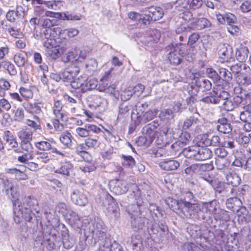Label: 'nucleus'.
<instances>
[{"instance_id": "obj_18", "label": "nucleus", "mask_w": 251, "mask_h": 251, "mask_svg": "<svg viewBox=\"0 0 251 251\" xmlns=\"http://www.w3.org/2000/svg\"><path fill=\"white\" fill-rule=\"evenodd\" d=\"M218 53L224 61L228 62L231 58L232 50L228 44L221 43L218 46Z\"/></svg>"}, {"instance_id": "obj_42", "label": "nucleus", "mask_w": 251, "mask_h": 251, "mask_svg": "<svg viewBox=\"0 0 251 251\" xmlns=\"http://www.w3.org/2000/svg\"><path fill=\"white\" fill-rule=\"evenodd\" d=\"M219 76H221L224 81L229 82L232 79V74L230 71H229L226 68H221L219 70Z\"/></svg>"}, {"instance_id": "obj_29", "label": "nucleus", "mask_w": 251, "mask_h": 251, "mask_svg": "<svg viewBox=\"0 0 251 251\" xmlns=\"http://www.w3.org/2000/svg\"><path fill=\"white\" fill-rule=\"evenodd\" d=\"M198 150V146H192L189 147L188 148H185L183 151V153L186 157L197 161Z\"/></svg>"}, {"instance_id": "obj_55", "label": "nucleus", "mask_w": 251, "mask_h": 251, "mask_svg": "<svg viewBox=\"0 0 251 251\" xmlns=\"http://www.w3.org/2000/svg\"><path fill=\"white\" fill-rule=\"evenodd\" d=\"M159 117L162 119L170 120L174 118V114L172 110L166 109L161 111Z\"/></svg>"}, {"instance_id": "obj_36", "label": "nucleus", "mask_w": 251, "mask_h": 251, "mask_svg": "<svg viewBox=\"0 0 251 251\" xmlns=\"http://www.w3.org/2000/svg\"><path fill=\"white\" fill-rule=\"evenodd\" d=\"M22 7H17L16 11L9 10L6 15V18L7 21L13 23L15 22L18 18L22 17L23 16L21 13H19L20 11H22Z\"/></svg>"}, {"instance_id": "obj_4", "label": "nucleus", "mask_w": 251, "mask_h": 251, "mask_svg": "<svg viewBox=\"0 0 251 251\" xmlns=\"http://www.w3.org/2000/svg\"><path fill=\"white\" fill-rule=\"evenodd\" d=\"M228 96V93L224 90L222 85H216L213 87L212 91L207 93L201 101L207 104H216L220 102L221 99H226Z\"/></svg>"}, {"instance_id": "obj_45", "label": "nucleus", "mask_w": 251, "mask_h": 251, "mask_svg": "<svg viewBox=\"0 0 251 251\" xmlns=\"http://www.w3.org/2000/svg\"><path fill=\"white\" fill-rule=\"evenodd\" d=\"M206 74L207 77L212 79L214 82H218L221 79V76H219V74L212 68L206 69Z\"/></svg>"}, {"instance_id": "obj_21", "label": "nucleus", "mask_w": 251, "mask_h": 251, "mask_svg": "<svg viewBox=\"0 0 251 251\" xmlns=\"http://www.w3.org/2000/svg\"><path fill=\"white\" fill-rule=\"evenodd\" d=\"M62 104L59 100H54L52 107L53 114L55 118H59L62 122L67 121V116L65 112L62 110Z\"/></svg>"}, {"instance_id": "obj_37", "label": "nucleus", "mask_w": 251, "mask_h": 251, "mask_svg": "<svg viewBox=\"0 0 251 251\" xmlns=\"http://www.w3.org/2000/svg\"><path fill=\"white\" fill-rule=\"evenodd\" d=\"M33 70V68L31 64L26 63L25 66V71L23 73L21 71V79L24 83H27L29 80L28 74L32 73Z\"/></svg>"}, {"instance_id": "obj_58", "label": "nucleus", "mask_w": 251, "mask_h": 251, "mask_svg": "<svg viewBox=\"0 0 251 251\" xmlns=\"http://www.w3.org/2000/svg\"><path fill=\"white\" fill-rule=\"evenodd\" d=\"M204 166L199 164H193L184 170L186 174L192 175L195 171L202 169Z\"/></svg>"}, {"instance_id": "obj_49", "label": "nucleus", "mask_w": 251, "mask_h": 251, "mask_svg": "<svg viewBox=\"0 0 251 251\" xmlns=\"http://www.w3.org/2000/svg\"><path fill=\"white\" fill-rule=\"evenodd\" d=\"M215 164L217 169L223 170L228 166L229 161L226 159V157L216 158Z\"/></svg>"}, {"instance_id": "obj_35", "label": "nucleus", "mask_w": 251, "mask_h": 251, "mask_svg": "<svg viewBox=\"0 0 251 251\" xmlns=\"http://www.w3.org/2000/svg\"><path fill=\"white\" fill-rule=\"evenodd\" d=\"M226 179L227 183L233 187L238 186L241 181L239 176L235 173H229L226 176Z\"/></svg>"}, {"instance_id": "obj_41", "label": "nucleus", "mask_w": 251, "mask_h": 251, "mask_svg": "<svg viewBox=\"0 0 251 251\" xmlns=\"http://www.w3.org/2000/svg\"><path fill=\"white\" fill-rule=\"evenodd\" d=\"M153 141V140L151 137L143 135L138 138L136 143L139 146L148 147L151 145Z\"/></svg>"}, {"instance_id": "obj_25", "label": "nucleus", "mask_w": 251, "mask_h": 251, "mask_svg": "<svg viewBox=\"0 0 251 251\" xmlns=\"http://www.w3.org/2000/svg\"><path fill=\"white\" fill-rule=\"evenodd\" d=\"M97 89L100 92L112 93L114 91L115 87L109 84L107 79L102 78L99 82H98Z\"/></svg>"}, {"instance_id": "obj_57", "label": "nucleus", "mask_w": 251, "mask_h": 251, "mask_svg": "<svg viewBox=\"0 0 251 251\" xmlns=\"http://www.w3.org/2000/svg\"><path fill=\"white\" fill-rule=\"evenodd\" d=\"M63 246L66 249L71 248L75 244V241L73 237H70L68 235L64 236L63 238Z\"/></svg>"}, {"instance_id": "obj_53", "label": "nucleus", "mask_w": 251, "mask_h": 251, "mask_svg": "<svg viewBox=\"0 0 251 251\" xmlns=\"http://www.w3.org/2000/svg\"><path fill=\"white\" fill-rule=\"evenodd\" d=\"M75 135L82 138L87 137L89 136V131L86 125L84 127H78L75 130Z\"/></svg>"}, {"instance_id": "obj_50", "label": "nucleus", "mask_w": 251, "mask_h": 251, "mask_svg": "<svg viewBox=\"0 0 251 251\" xmlns=\"http://www.w3.org/2000/svg\"><path fill=\"white\" fill-rule=\"evenodd\" d=\"M94 229L92 230L93 236L95 235L98 238L102 237L104 233V229L100 223H97L94 225Z\"/></svg>"}, {"instance_id": "obj_27", "label": "nucleus", "mask_w": 251, "mask_h": 251, "mask_svg": "<svg viewBox=\"0 0 251 251\" xmlns=\"http://www.w3.org/2000/svg\"><path fill=\"white\" fill-rule=\"evenodd\" d=\"M197 161L205 160L211 158L212 152L211 150L206 148L199 146Z\"/></svg>"}, {"instance_id": "obj_28", "label": "nucleus", "mask_w": 251, "mask_h": 251, "mask_svg": "<svg viewBox=\"0 0 251 251\" xmlns=\"http://www.w3.org/2000/svg\"><path fill=\"white\" fill-rule=\"evenodd\" d=\"M145 89V87L141 84H138L133 88L129 87L126 90V100L130 99L133 94L137 97L140 96L143 93Z\"/></svg>"}, {"instance_id": "obj_39", "label": "nucleus", "mask_w": 251, "mask_h": 251, "mask_svg": "<svg viewBox=\"0 0 251 251\" xmlns=\"http://www.w3.org/2000/svg\"><path fill=\"white\" fill-rule=\"evenodd\" d=\"M36 159L39 163L46 164L50 162L51 159V155L47 152H38L37 153Z\"/></svg>"}, {"instance_id": "obj_10", "label": "nucleus", "mask_w": 251, "mask_h": 251, "mask_svg": "<svg viewBox=\"0 0 251 251\" xmlns=\"http://www.w3.org/2000/svg\"><path fill=\"white\" fill-rule=\"evenodd\" d=\"M26 170L25 167L20 166L19 168H6L5 169V173L14 175L17 180H25L28 178V176L26 173Z\"/></svg>"}, {"instance_id": "obj_13", "label": "nucleus", "mask_w": 251, "mask_h": 251, "mask_svg": "<svg viewBox=\"0 0 251 251\" xmlns=\"http://www.w3.org/2000/svg\"><path fill=\"white\" fill-rule=\"evenodd\" d=\"M73 166L69 162L61 163L59 166L53 167V171L56 174L66 177L70 176L73 171Z\"/></svg>"}, {"instance_id": "obj_8", "label": "nucleus", "mask_w": 251, "mask_h": 251, "mask_svg": "<svg viewBox=\"0 0 251 251\" xmlns=\"http://www.w3.org/2000/svg\"><path fill=\"white\" fill-rule=\"evenodd\" d=\"M183 198H181L179 201L173 200L172 201V207L173 209H176L178 207H182L185 206L186 204L196 202L195 197L193 193L190 191H186L183 193Z\"/></svg>"}, {"instance_id": "obj_3", "label": "nucleus", "mask_w": 251, "mask_h": 251, "mask_svg": "<svg viewBox=\"0 0 251 251\" xmlns=\"http://www.w3.org/2000/svg\"><path fill=\"white\" fill-rule=\"evenodd\" d=\"M98 83L97 79H88L87 75H84L74 79L71 82V86L74 89H78L80 92L84 93L97 89Z\"/></svg>"}, {"instance_id": "obj_22", "label": "nucleus", "mask_w": 251, "mask_h": 251, "mask_svg": "<svg viewBox=\"0 0 251 251\" xmlns=\"http://www.w3.org/2000/svg\"><path fill=\"white\" fill-rule=\"evenodd\" d=\"M236 21V17L233 14L231 13L225 14V24H228L227 30L231 34H235L239 32V28L234 25Z\"/></svg>"}, {"instance_id": "obj_38", "label": "nucleus", "mask_w": 251, "mask_h": 251, "mask_svg": "<svg viewBox=\"0 0 251 251\" xmlns=\"http://www.w3.org/2000/svg\"><path fill=\"white\" fill-rule=\"evenodd\" d=\"M251 70L249 72H244L242 75L238 78L237 82L240 84L249 85L251 84Z\"/></svg>"}, {"instance_id": "obj_14", "label": "nucleus", "mask_w": 251, "mask_h": 251, "mask_svg": "<svg viewBox=\"0 0 251 251\" xmlns=\"http://www.w3.org/2000/svg\"><path fill=\"white\" fill-rule=\"evenodd\" d=\"M79 68L76 66H72L66 69L62 73V79L64 81L72 82L74 77L76 76L79 72Z\"/></svg>"}, {"instance_id": "obj_51", "label": "nucleus", "mask_w": 251, "mask_h": 251, "mask_svg": "<svg viewBox=\"0 0 251 251\" xmlns=\"http://www.w3.org/2000/svg\"><path fill=\"white\" fill-rule=\"evenodd\" d=\"M79 31L75 28H69L61 30L59 31V34H64L68 36L69 38H73L78 35Z\"/></svg>"}, {"instance_id": "obj_26", "label": "nucleus", "mask_w": 251, "mask_h": 251, "mask_svg": "<svg viewBox=\"0 0 251 251\" xmlns=\"http://www.w3.org/2000/svg\"><path fill=\"white\" fill-rule=\"evenodd\" d=\"M43 104L41 102H29L25 105V108L27 112L33 114H39L41 112Z\"/></svg>"}, {"instance_id": "obj_19", "label": "nucleus", "mask_w": 251, "mask_h": 251, "mask_svg": "<svg viewBox=\"0 0 251 251\" xmlns=\"http://www.w3.org/2000/svg\"><path fill=\"white\" fill-rule=\"evenodd\" d=\"M69 47V44L68 43H66L61 45H58V49L60 51L59 55L62 54L61 60L64 63L70 62L74 58L73 51H68Z\"/></svg>"}, {"instance_id": "obj_7", "label": "nucleus", "mask_w": 251, "mask_h": 251, "mask_svg": "<svg viewBox=\"0 0 251 251\" xmlns=\"http://www.w3.org/2000/svg\"><path fill=\"white\" fill-rule=\"evenodd\" d=\"M102 204L105 208L108 216L116 218L120 215V208L118 203L110 195H105Z\"/></svg>"}, {"instance_id": "obj_1", "label": "nucleus", "mask_w": 251, "mask_h": 251, "mask_svg": "<svg viewBox=\"0 0 251 251\" xmlns=\"http://www.w3.org/2000/svg\"><path fill=\"white\" fill-rule=\"evenodd\" d=\"M14 215L20 219L24 218L30 222L34 216H38L40 208L37 200L34 198L25 197L23 200V204L19 199L13 201ZM20 222L18 220V222Z\"/></svg>"}, {"instance_id": "obj_62", "label": "nucleus", "mask_w": 251, "mask_h": 251, "mask_svg": "<svg viewBox=\"0 0 251 251\" xmlns=\"http://www.w3.org/2000/svg\"><path fill=\"white\" fill-rule=\"evenodd\" d=\"M240 10L244 13L251 11V0H245L243 2L240 6Z\"/></svg>"}, {"instance_id": "obj_40", "label": "nucleus", "mask_w": 251, "mask_h": 251, "mask_svg": "<svg viewBox=\"0 0 251 251\" xmlns=\"http://www.w3.org/2000/svg\"><path fill=\"white\" fill-rule=\"evenodd\" d=\"M62 14V18H60L63 20L79 21L82 18V15L80 14H73L69 11L64 12Z\"/></svg>"}, {"instance_id": "obj_15", "label": "nucleus", "mask_w": 251, "mask_h": 251, "mask_svg": "<svg viewBox=\"0 0 251 251\" xmlns=\"http://www.w3.org/2000/svg\"><path fill=\"white\" fill-rule=\"evenodd\" d=\"M158 166L164 171H171L176 170L179 167L180 163L176 160L165 159L160 161Z\"/></svg>"}, {"instance_id": "obj_54", "label": "nucleus", "mask_w": 251, "mask_h": 251, "mask_svg": "<svg viewBox=\"0 0 251 251\" xmlns=\"http://www.w3.org/2000/svg\"><path fill=\"white\" fill-rule=\"evenodd\" d=\"M11 107L10 102L5 99H0V113H2L4 111H9Z\"/></svg>"}, {"instance_id": "obj_63", "label": "nucleus", "mask_w": 251, "mask_h": 251, "mask_svg": "<svg viewBox=\"0 0 251 251\" xmlns=\"http://www.w3.org/2000/svg\"><path fill=\"white\" fill-rule=\"evenodd\" d=\"M221 100H225L223 103V107L227 111H231L235 107L233 101L229 99L228 97L226 99H221Z\"/></svg>"}, {"instance_id": "obj_60", "label": "nucleus", "mask_w": 251, "mask_h": 251, "mask_svg": "<svg viewBox=\"0 0 251 251\" xmlns=\"http://www.w3.org/2000/svg\"><path fill=\"white\" fill-rule=\"evenodd\" d=\"M4 68L7 71L10 75H15L17 74V70L15 66L10 61L5 62Z\"/></svg>"}, {"instance_id": "obj_56", "label": "nucleus", "mask_w": 251, "mask_h": 251, "mask_svg": "<svg viewBox=\"0 0 251 251\" xmlns=\"http://www.w3.org/2000/svg\"><path fill=\"white\" fill-rule=\"evenodd\" d=\"M216 158H224L227 155L228 151L221 145L214 150Z\"/></svg>"}, {"instance_id": "obj_47", "label": "nucleus", "mask_w": 251, "mask_h": 251, "mask_svg": "<svg viewBox=\"0 0 251 251\" xmlns=\"http://www.w3.org/2000/svg\"><path fill=\"white\" fill-rule=\"evenodd\" d=\"M35 147L41 151H49L51 149V145L49 140L41 141L35 143Z\"/></svg>"}, {"instance_id": "obj_9", "label": "nucleus", "mask_w": 251, "mask_h": 251, "mask_svg": "<svg viewBox=\"0 0 251 251\" xmlns=\"http://www.w3.org/2000/svg\"><path fill=\"white\" fill-rule=\"evenodd\" d=\"M216 129L223 134H228L232 130V126L230 121L225 117L219 118L216 126Z\"/></svg>"}, {"instance_id": "obj_16", "label": "nucleus", "mask_w": 251, "mask_h": 251, "mask_svg": "<svg viewBox=\"0 0 251 251\" xmlns=\"http://www.w3.org/2000/svg\"><path fill=\"white\" fill-rule=\"evenodd\" d=\"M159 121L155 120L153 122L146 125L142 129L143 135L151 137L153 140L156 132V129L159 126Z\"/></svg>"}, {"instance_id": "obj_52", "label": "nucleus", "mask_w": 251, "mask_h": 251, "mask_svg": "<svg viewBox=\"0 0 251 251\" xmlns=\"http://www.w3.org/2000/svg\"><path fill=\"white\" fill-rule=\"evenodd\" d=\"M71 135L69 132L63 133L60 137L61 142L67 147H70L72 144Z\"/></svg>"}, {"instance_id": "obj_12", "label": "nucleus", "mask_w": 251, "mask_h": 251, "mask_svg": "<svg viewBox=\"0 0 251 251\" xmlns=\"http://www.w3.org/2000/svg\"><path fill=\"white\" fill-rule=\"evenodd\" d=\"M73 202L79 206H85L88 202V198L83 192L75 190L71 195Z\"/></svg>"}, {"instance_id": "obj_17", "label": "nucleus", "mask_w": 251, "mask_h": 251, "mask_svg": "<svg viewBox=\"0 0 251 251\" xmlns=\"http://www.w3.org/2000/svg\"><path fill=\"white\" fill-rule=\"evenodd\" d=\"M93 106L97 108L100 112L105 111L107 107V100L98 95H93L90 98Z\"/></svg>"}, {"instance_id": "obj_2", "label": "nucleus", "mask_w": 251, "mask_h": 251, "mask_svg": "<svg viewBox=\"0 0 251 251\" xmlns=\"http://www.w3.org/2000/svg\"><path fill=\"white\" fill-rule=\"evenodd\" d=\"M56 35V31H54L53 29H48L43 31V35L46 39L44 42L45 51L53 59L57 58L59 56L60 51L58 49V44L54 39Z\"/></svg>"}, {"instance_id": "obj_30", "label": "nucleus", "mask_w": 251, "mask_h": 251, "mask_svg": "<svg viewBox=\"0 0 251 251\" xmlns=\"http://www.w3.org/2000/svg\"><path fill=\"white\" fill-rule=\"evenodd\" d=\"M167 58L169 63L174 65L179 64L181 61L180 54L174 48L168 53Z\"/></svg>"}, {"instance_id": "obj_46", "label": "nucleus", "mask_w": 251, "mask_h": 251, "mask_svg": "<svg viewBox=\"0 0 251 251\" xmlns=\"http://www.w3.org/2000/svg\"><path fill=\"white\" fill-rule=\"evenodd\" d=\"M211 186L215 191L219 193H221L224 191L225 189V184L217 179H213L211 182Z\"/></svg>"}, {"instance_id": "obj_20", "label": "nucleus", "mask_w": 251, "mask_h": 251, "mask_svg": "<svg viewBox=\"0 0 251 251\" xmlns=\"http://www.w3.org/2000/svg\"><path fill=\"white\" fill-rule=\"evenodd\" d=\"M111 191L116 195H121L125 192L126 184L124 180L116 179L109 183Z\"/></svg>"}, {"instance_id": "obj_43", "label": "nucleus", "mask_w": 251, "mask_h": 251, "mask_svg": "<svg viewBox=\"0 0 251 251\" xmlns=\"http://www.w3.org/2000/svg\"><path fill=\"white\" fill-rule=\"evenodd\" d=\"M196 84L199 88H203L204 91H209L212 88L211 82L206 79H199L196 81Z\"/></svg>"}, {"instance_id": "obj_44", "label": "nucleus", "mask_w": 251, "mask_h": 251, "mask_svg": "<svg viewBox=\"0 0 251 251\" xmlns=\"http://www.w3.org/2000/svg\"><path fill=\"white\" fill-rule=\"evenodd\" d=\"M146 219L144 217H137L131 221V225L134 227V230L142 229L144 226Z\"/></svg>"}, {"instance_id": "obj_23", "label": "nucleus", "mask_w": 251, "mask_h": 251, "mask_svg": "<svg viewBox=\"0 0 251 251\" xmlns=\"http://www.w3.org/2000/svg\"><path fill=\"white\" fill-rule=\"evenodd\" d=\"M142 12L148 11L150 13L152 21H156L160 20L162 18L164 15V11L163 9L160 7L151 6L150 7L146 8Z\"/></svg>"}, {"instance_id": "obj_48", "label": "nucleus", "mask_w": 251, "mask_h": 251, "mask_svg": "<svg viewBox=\"0 0 251 251\" xmlns=\"http://www.w3.org/2000/svg\"><path fill=\"white\" fill-rule=\"evenodd\" d=\"M85 145L89 149L97 148L100 145V142L97 138H92L88 137L84 141Z\"/></svg>"}, {"instance_id": "obj_31", "label": "nucleus", "mask_w": 251, "mask_h": 251, "mask_svg": "<svg viewBox=\"0 0 251 251\" xmlns=\"http://www.w3.org/2000/svg\"><path fill=\"white\" fill-rule=\"evenodd\" d=\"M249 50L247 47L245 46H241L237 49L236 51V57L237 60L243 63L246 61L248 57Z\"/></svg>"}, {"instance_id": "obj_33", "label": "nucleus", "mask_w": 251, "mask_h": 251, "mask_svg": "<svg viewBox=\"0 0 251 251\" xmlns=\"http://www.w3.org/2000/svg\"><path fill=\"white\" fill-rule=\"evenodd\" d=\"M6 31L12 37L22 38L23 36L21 29L18 27V24H14L6 28Z\"/></svg>"}, {"instance_id": "obj_61", "label": "nucleus", "mask_w": 251, "mask_h": 251, "mask_svg": "<svg viewBox=\"0 0 251 251\" xmlns=\"http://www.w3.org/2000/svg\"><path fill=\"white\" fill-rule=\"evenodd\" d=\"M158 110L154 109L153 110H148L143 115V119L146 122L150 121L156 117Z\"/></svg>"}, {"instance_id": "obj_32", "label": "nucleus", "mask_w": 251, "mask_h": 251, "mask_svg": "<svg viewBox=\"0 0 251 251\" xmlns=\"http://www.w3.org/2000/svg\"><path fill=\"white\" fill-rule=\"evenodd\" d=\"M200 117L199 113L196 110V112L192 116L185 120L183 125V128L187 129L193 125L197 124Z\"/></svg>"}, {"instance_id": "obj_59", "label": "nucleus", "mask_w": 251, "mask_h": 251, "mask_svg": "<svg viewBox=\"0 0 251 251\" xmlns=\"http://www.w3.org/2000/svg\"><path fill=\"white\" fill-rule=\"evenodd\" d=\"M55 210L65 216L68 213L69 207L65 203L60 202L56 205Z\"/></svg>"}, {"instance_id": "obj_34", "label": "nucleus", "mask_w": 251, "mask_h": 251, "mask_svg": "<svg viewBox=\"0 0 251 251\" xmlns=\"http://www.w3.org/2000/svg\"><path fill=\"white\" fill-rule=\"evenodd\" d=\"M13 60L16 65L19 67L25 66L27 61L26 55L22 52L16 53L13 56Z\"/></svg>"}, {"instance_id": "obj_5", "label": "nucleus", "mask_w": 251, "mask_h": 251, "mask_svg": "<svg viewBox=\"0 0 251 251\" xmlns=\"http://www.w3.org/2000/svg\"><path fill=\"white\" fill-rule=\"evenodd\" d=\"M182 18L188 22V26L190 28L201 30L209 27L211 25L210 22L205 18H193L192 13L189 11L184 13V16Z\"/></svg>"}, {"instance_id": "obj_11", "label": "nucleus", "mask_w": 251, "mask_h": 251, "mask_svg": "<svg viewBox=\"0 0 251 251\" xmlns=\"http://www.w3.org/2000/svg\"><path fill=\"white\" fill-rule=\"evenodd\" d=\"M230 70L235 78L236 81H237L238 78L241 76L244 72H249L250 71V68L244 63H238L230 67Z\"/></svg>"}, {"instance_id": "obj_6", "label": "nucleus", "mask_w": 251, "mask_h": 251, "mask_svg": "<svg viewBox=\"0 0 251 251\" xmlns=\"http://www.w3.org/2000/svg\"><path fill=\"white\" fill-rule=\"evenodd\" d=\"M201 205L197 202L186 204L185 206L178 207L173 210H178L186 217L190 219H196L199 216V213L201 210Z\"/></svg>"}, {"instance_id": "obj_64", "label": "nucleus", "mask_w": 251, "mask_h": 251, "mask_svg": "<svg viewBox=\"0 0 251 251\" xmlns=\"http://www.w3.org/2000/svg\"><path fill=\"white\" fill-rule=\"evenodd\" d=\"M199 248L194 243H186L183 244L181 251H199Z\"/></svg>"}, {"instance_id": "obj_24", "label": "nucleus", "mask_w": 251, "mask_h": 251, "mask_svg": "<svg viewBox=\"0 0 251 251\" xmlns=\"http://www.w3.org/2000/svg\"><path fill=\"white\" fill-rule=\"evenodd\" d=\"M202 143L205 146H213L218 147L221 145L220 138L217 135H213L209 137L207 135H203L201 138Z\"/></svg>"}]
</instances>
